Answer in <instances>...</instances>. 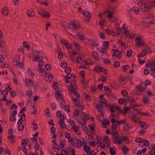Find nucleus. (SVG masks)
Segmentation results:
<instances>
[{
	"mask_svg": "<svg viewBox=\"0 0 155 155\" xmlns=\"http://www.w3.org/2000/svg\"><path fill=\"white\" fill-rule=\"evenodd\" d=\"M38 13L40 15H41L43 18L47 17L49 18L51 17L50 14L47 12L44 9H42L39 10Z\"/></svg>",
	"mask_w": 155,
	"mask_h": 155,
	"instance_id": "nucleus-1",
	"label": "nucleus"
},
{
	"mask_svg": "<svg viewBox=\"0 0 155 155\" xmlns=\"http://www.w3.org/2000/svg\"><path fill=\"white\" fill-rule=\"evenodd\" d=\"M150 5L151 3L144 2L143 8H141V10L143 12L149 11L151 7H152Z\"/></svg>",
	"mask_w": 155,
	"mask_h": 155,
	"instance_id": "nucleus-2",
	"label": "nucleus"
},
{
	"mask_svg": "<svg viewBox=\"0 0 155 155\" xmlns=\"http://www.w3.org/2000/svg\"><path fill=\"white\" fill-rule=\"evenodd\" d=\"M33 58H35L34 60L37 61L38 62V65L40 66H41L43 64V60L41 57L39 56H34Z\"/></svg>",
	"mask_w": 155,
	"mask_h": 155,
	"instance_id": "nucleus-3",
	"label": "nucleus"
},
{
	"mask_svg": "<svg viewBox=\"0 0 155 155\" xmlns=\"http://www.w3.org/2000/svg\"><path fill=\"white\" fill-rule=\"evenodd\" d=\"M113 137L114 143H115L120 144L122 142L121 141V139L119 137L114 136L113 135Z\"/></svg>",
	"mask_w": 155,
	"mask_h": 155,
	"instance_id": "nucleus-4",
	"label": "nucleus"
},
{
	"mask_svg": "<svg viewBox=\"0 0 155 155\" xmlns=\"http://www.w3.org/2000/svg\"><path fill=\"white\" fill-rule=\"evenodd\" d=\"M87 40L89 41H91L92 42V43H91L89 44V45L90 46H93L94 47H96L99 46V44L97 43L96 41V40H92L90 39H88Z\"/></svg>",
	"mask_w": 155,
	"mask_h": 155,
	"instance_id": "nucleus-5",
	"label": "nucleus"
},
{
	"mask_svg": "<svg viewBox=\"0 0 155 155\" xmlns=\"http://www.w3.org/2000/svg\"><path fill=\"white\" fill-rule=\"evenodd\" d=\"M2 12L5 15L7 16L9 14L8 9L7 7H5L3 8L2 10Z\"/></svg>",
	"mask_w": 155,
	"mask_h": 155,
	"instance_id": "nucleus-6",
	"label": "nucleus"
},
{
	"mask_svg": "<svg viewBox=\"0 0 155 155\" xmlns=\"http://www.w3.org/2000/svg\"><path fill=\"white\" fill-rule=\"evenodd\" d=\"M105 32L107 35H111L113 36H114L115 35V32L112 31H110L109 28H107L105 30Z\"/></svg>",
	"mask_w": 155,
	"mask_h": 155,
	"instance_id": "nucleus-7",
	"label": "nucleus"
},
{
	"mask_svg": "<svg viewBox=\"0 0 155 155\" xmlns=\"http://www.w3.org/2000/svg\"><path fill=\"white\" fill-rule=\"evenodd\" d=\"M8 133L9 136L8 137V140H11V138H13L14 137V136L13 135V132L12 129H10L8 131Z\"/></svg>",
	"mask_w": 155,
	"mask_h": 155,
	"instance_id": "nucleus-8",
	"label": "nucleus"
},
{
	"mask_svg": "<svg viewBox=\"0 0 155 155\" xmlns=\"http://www.w3.org/2000/svg\"><path fill=\"white\" fill-rule=\"evenodd\" d=\"M60 117V120L58 121V123L59 124H63L64 123V116L63 114H61L59 117Z\"/></svg>",
	"mask_w": 155,
	"mask_h": 155,
	"instance_id": "nucleus-9",
	"label": "nucleus"
},
{
	"mask_svg": "<svg viewBox=\"0 0 155 155\" xmlns=\"http://www.w3.org/2000/svg\"><path fill=\"white\" fill-rule=\"evenodd\" d=\"M76 84H72L70 86V88H69V90L70 91V92L71 93V91L75 90L77 88Z\"/></svg>",
	"mask_w": 155,
	"mask_h": 155,
	"instance_id": "nucleus-10",
	"label": "nucleus"
},
{
	"mask_svg": "<svg viewBox=\"0 0 155 155\" xmlns=\"http://www.w3.org/2000/svg\"><path fill=\"white\" fill-rule=\"evenodd\" d=\"M147 49H145L143 50L141 53L137 55V56L138 58L143 57L146 55V54L147 52Z\"/></svg>",
	"mask_w": 155,
	"mask_h": 155,
	"instance_id": "nucleus-11",
	"label": "nucleus"
},
{
	"mask_svg": "<svg viewBox=\"0 0 155 155\" xmlns=\"http://www.w3.org/2000/svg\"><path fill=\"white\" fill-rule=\"evenodd\" d=\"M43 70H44L43 71V70H42V72L41 71V72H40V75L44 77H47V76L48 77L49 76V75H48L47 73L48 72L47 71H46L45 69H43Z\"/></svg>",
	"mask_w": 155,
	"mask_h": 155,
	"instance_id": "nucleus-12",
	"label": "nucleus"
},
{
	"mask_svg": "<svg viewBox=\"0 0 155 155\" xmlns=\"http://www.w3.org/2000/svg\"><path fill=\"white\" fill-rule=\"evenodd\" d=\"M82 14L84 15H85L88 19H89L91 18V15L90 12H83Z\"/></svg>",
	"mask_w": 155,
	"mask_h": 155,
	"instance_id": "nucleus-13",
	"label": "nucleus"
},
{
	"mask_svg": "<svg viewBox=\"0 0 155 155\" xmlns=\"http://www.w3.org/2000/svg\"><path fill=\"white\" fill-rule=\"evenodd\" d=\"M96 108L98 109V110L99 112H100L103 109V107L102 104H97L95 105Z\"/></svg>",
	"mask_w": 155,
	"mask_h": 155,
	"instance_id": "nucleus-14",
	"label": "nucleus"
},
{
	"mask_svg": "<svg viewBox=\"0 0 155 155\" xmlns=\"http://www.w3.org/2000/svg\"><path fill=\"white\" fill-rule=\"evenodd\" d=\"M72 25L73 26V29H79L80 28V25L78 24L75 23V22L72 23Z\"/></svg>",
	"mask_w": 155,
	"mask_h": 155,
	"instance_id": "nucleus-15",
	"label": "nucleus"
},
{
	"mask_svg": "<svg viewBox=\"0 0 155 155\" xmlns=\"http://www.w3.org/2000/svg\"><path fill=\"white\" fill-rule=\"evenodd\" d=\"M82 142L80 139H78L77 140V144L75 145L76 146H77L78 147L80 148L82 147L81 143Z\"/></svg>",
	"mask_w": 155,
	"mask_h": 155,
	"instance_id": "nucleus-16",
	"label": "nucleus"
},
{
	"mask_svg": "<svg viewBox=\"0 0 155 155\" xmlns=\"http://www.w3.org/2000/svg\"><path fill=\"white\" fill-rule=\"evenodd\" d=\"M84 150L86 152V153H87L90 152V147L87 145L84 146Z\"/></svg>",
	"mask_w": 155,
	"mask_h": 155,
	"instance_id": "nucleus-17",
	"label": "nucleus"
},
{
	"mask_svg": "<svg viewBox=\"0 0 155 155\" xmlns=\"http://www.w3.org/2000/svg\"><path fill=\"white\" fill-rule=\"evenodd\" d=\"M139 124L141 125V127L143 129H146L148 127L147 125L145 123L140 122Z\"/></svg>",
	"mask_w": 155,
	"mask_h": 155,
	"instance_id": "nucleus-18",
	"label": "nucleus"
},
{
	"mask_svg": "<svg viewBox=\"0 0 155 155\" xmlns=\"http://www.w3.org/2000/svg\"><path fill=\"white\" fill-rule=\"evenodd\" d=\"M110 109L111 112H115V111L117 110V106L114 105L111 106L110 107Z\"/></svg>",
	"mask_w": 155,
	"mask_h": 155,
	"instance_id": "nucleus-19",
	"label": "nucleus"
},
{
	"mask_svg": "<svg viewBox=\"0 0 155 155\" xmlns=\"http://www.w3.org/2000/svg\"><path fill=\"white\" fill-rule=\"evenodd\" d=\"M94 70L96 72L101 71H102L103 69V68L102 67H96L94 68Z\"/></svg>",
	"mask_w": 155,
	"mask_h": 155,
	"instance_id": "nucleus-20",
	"label": "nucleus"
},
{
	"mask_svg": "<svg viewBox=\"0 0 155 155\" xmlns=\"http://www.w3.org/2000/svg\"><path fill=\"white\" fill-rule=\"evenodd\" d=\"M77 36L80 40L83 41L84 40V36L81 35L80 32L77 34Z\"/></svg>",
	"mask_w": 155,
	"mask_h": 155,
	"instance_id": "nucleus-21",
	"label": "nucleus"
},
{
	"mask_svg": "<svg viewBox=\"0 0 155 155\" xmlns=\"http://www.w3.org/2000/svg\"><path fill=\"white\" fill-rule=\"evenodd\" d=\"M143 102L145 104H147L149 103V101H148V98L146 96L143 97Z\"/></svg>",
	"mask_w": 155,
	"mask_h": 155,
	"instance_id": "nucleus-22",
	"label": "nucleus"
},
{
	"mask_svg": "<svg viewBox=\"0 0 155 155\" xmlns=\"http://www.w3.org/2000/svg\"><path fill=\"white\" fill-rule=\"evenodd\" d=\"M75 104L76 106L78 107L79 108H82V110H83L84 109V106H83L80 102H76Z\"/></svg>",
	"mask_w": 155,
	"mask_h": 155,
	"instance_id": "nucleus-23",
	"label": "nucleus"
},
{
	"mask_svg": "<svg viewBox=\"0 0 155 155\" xmlns=\"http://www.w3.org/2000/svg\"><path fill=\"white\" fill-rule=\"evenodd\" d=\"M121 54L122 52L118 50V51L116 52L117 58L119 59H120Z\"/></svg>",
	"mask_w": 155,
	"mask_h": 155,
	"instance_id": "nucleus-24",
	"label": "nucleus"
},
{
	"mask_svg": "<svg viewBox=\"0 0 155 155\" xmlns=\"http://www.w3.org/2000/svg\"><path fill=\"white\" fill-rule=\"evenodd\" d=\"M33 11V10L30 11V10H28L27 11V16L29 18H30L32 16L31 14L32 13Z\"/></svg>",
	"mask_w": 155,
	"mask_h": 155,
	"instance_id": "nucleus-25",
	"label": "nucleus"
},
{
	"mask_svg": "<svg viewBox=\"0 0 155 155\" xmlns=\"http://www.w3.org/2000/svg\"><path fill=\"white\" fill-rule=\"evenodd\" d=\"M65 71L68 74H67V75H69L71 71V68L69 67H66L65 69Z\"/></svg>",
	"mask_w": 155,
	"mask_h": 155,
	"instance_id": "nucleus-26",
	"label": "nucleus"
},
{
	"mask_svg": "<svg viewBox=\"0 0 155 155\" xmlns=\"http://www.w3.org/2000/svg\"><path fill=\"white\" fill-rule=\"evenodd\" d=\"M142 39L140 37H137L135 39V42L137 43L136 44L137 45H138L139 44H140V42L141 41Z\"/></svg>",
	"mask_w": 155,
	"mask_h": 155,
	"instance_id": "nucleus-27",
	"label": "nucleus"
},
{
	"mask_svg": "<svg viewBox=\"0 0 155 155\" xmlns=\"http://www.w3.org/2000/svg\"><path fill=\"white\" fill-rule=\"evenodd\" d=\"M128 148L126 147H123L122 149V151L125 153L126 154L128 151Z\"/></svg>",
	"mask_w": 155,
	"mask_h": 155,
	"instance_id": "nucleus-28",
	"label": "nucleus"
},
{
	"mask_svg": "<svg viewBox=\"0 0 155 155\" xmlns=\"http://www.w3.org/2000/svg\"><path fill=\"white\" fill-rule=\"evenodd\" d=\"M133 11L136 14H138L139 13V11L138 9L136 7H134L132 8Z\"/></svg>",
	"mask_w": 155,
	"mask_h": 155,
	"instance_id": "nucleus-29",
	"label": "nucleus"
},
{
	"mask_svg": "<svg viewBox=\"0 0 155 155\" xmlns=\"http://www.w3.org/2000/svg\"><path fill=\"white\" fill-rule=\"evenodd\" d=\"M101 103H102L106 105L107 107H108V104L107 103V101L106 99H102L101 101H100Z\"/></svg>",
	"mask_w": 155,
	"mask_h": 155,
	"instance_id": "nucleus-30",
	"label": "nucleus"
},
{
	"mask_svg": "<svg viewBox=\"0 0 155 155\" xmlns=\"http://www.w3.org/2000/svg\"><path fill=\"white\" fill-rule=\"evenodd\" d=\"M124 34H125L126 36L128 38H130L131 35L129 31L127 30H124Z\"/></svg>",
	"mask_w": 155,
	"mask_h": 155,
	"instance_id": "nucleus-31",
	"label": "nucleus"
},
{
	"mask_svg": "<svg viewBox=\"0 0 155 155\" xmlns=\"http://www.w3.org/2000/svg\"><path fill=\"white\" fill-rule=\"evenodd\" d=\"M109 151L110 154L112 155H114L115 153V151L114 149L111 147L109 148Z\"/></svg>",
	"mask_w": 155,
	"mask_h": 155,
	"instance_id": "nucleus-32",
	"label": "nucleus"
},
{
	"mask_svg": "<svg viewBox=\"0 0 155 155\" xmlns=\"http://www.w3.org/2000/svg\"><path fill=\"white\" fill-rule=\"evenodd\" d=\"M104 89L105 91H108L110 94H111V89L109 88L108 86H104Z\"/></svg>",
	"mask_w": 155,
	"mask_h": 155,
	"instance_id": "nucleus-33",
	"label": "nucleus"
},
{
	"mask_svg": "<svg viewBox=\"0 0 155 155\" xmlns=\"http://www.w3.org/2000/svg\"><path fill=\"white\" fill-rule=\"evenodd\" d=\"M16 64L17 65L19 68L23 67V66L22 65L23 64L22 63L20 62L19 61H16Z\"/></svg>",
	"mask_w": 155,
	"mask_h": 155,
	"instance_id": "nucleus-34",
	"label": "nucleus"
},
{
	"mask_svg": "<svg viewBox=\"0 0 155 155\" xmlns=\"http://www.w3.org/2000/svg\"><path fill=\"white\" fill-rule=\"evenodd\" d=\"M30 111L33 113H35L36 112V110H35V107L34 105H33L31 106V108L30 110Z\"/></svg>",
	"mask_w": 155,
	"mask_h": 155,
	"instance_id": "nucleus-35",
	"label": "nucleus"
},
{
	"mask_svg": "<svg viewBox=\"0 0 155 155\" xmlns=\"http://www.w3.org/2000/svg\"><path fill=\"white\" fill-rule=\"evenodd\" d=\"M24 47L27 48L28 50L30 49V47L29 46L28 43L26 41H24L23 43Z\"/></svg>",
	"mask_w": 155,
	"mask_h": 155,
	"instance_id": "nucleus-36",
	"label": "nucleus"
},
{
	"mask_svg": "<svg viewBox=\"0 0 155 155\" xmlns=\"http://www.w3.org/2000/svg\"><path fill=\"white\" fill-rule=\"evenodd\" d=\"M61 154L62 155H67L69 154V153L65 150H62L61 151Z\"/></svg>",
	"mask_w": 155,
	"mask_h": 155,
	"instance_id": "nucleus-37",
	"label": "nucleus"
},
{
	"mask_svg": "<svg viewBox=\"0 0 155 155\" xmlns=\"http://www.w3.org/2000/svg\"><path fill=\"white\" fill-rule=\"evenodd\" d=\"M24 125L21 124H20L18 126V130L20 131H21L22 129H24Z\"/></svg>",
	"mask_w": 155,
	"mask_h": 155,
	"instance_id": "nucleus-38",
	"label": "nucleus"
},
{
	"mask_svg": "<svg viewBox=\"0 0 155 155\" xmlns=\"http://www.w3.org/2000/svg\"><path fill=\"white\" fill-rule=\"evenodd\" d=\"M129 80V78H121L120 79L119 81L120 82H124V81H128Z\"/></svg>",
	"mask_w": 155,
	"mask_h": 155,
	"instance_id": "nucleus-39",
	"label": "nucleus"
},
{
	"mask_svg": "<svg viewBox=\"0 0 155 155\" xmlns=\"http://www.w3.org/2000/svg\"><path fill=\"white\" fill-rule=\"evenodd\" d=\"M55 97L56 98H58L59 99L62 100L61 103H62V102L64 100V99L63 98V95L62 94H61V95H59V96H58L57 97L56 96Z\"/></svg>",
	"mask_w": 155,
	"mask_h": 155,
	"instance_id": "nucleus-40",
	"label": "nucleus"
},
{
	"mask_svg": "<svg viewBox=\"0 0 155 155\" xmlns=\"http://www.w3.org/2000/svg\"><path fill=\"white\" fill-rule=\"evenodd\" d=\"M60 42L61 43L64 45H66L68 43L67 41L65 39H61Z\"/></svg>",
	"mask_w": 155,
	"mask_h": 155,
	"instance_id": "nucleus-41",
	"label": "nucleus"
},
{
	"mask_svg": "<svg viewBox=\"0 0 155 155\" xmlns=\"http://www.w3.org/2000/svg\"><path fill=\"white\" fill-rule=\"evenodd\" d=\"M1 93L2 94L5 96L8 94V92L6 89H4L2 91Z\"/></svg>",
	"mask_w": 155,
	"mask_h": 155,
	"instance_id": "nucleus-42",
	"label": "nucleus"
},
{
	"mask_svg": "<svg viewBox=\"0 0 155 155\" xmlns=\"http://www.w3.org/2000/svg\"><path fill=\"white\" fill-rule=\"evenodd\" d=\"M51 66L50 65L46 64L45 65V68L48 71H50L51 69Z\"/></svg>",
	"mask_w": 155,
	"mask_h": 155,
	"instance_id": "nucleus-43",
	"label": "nucleus"
},
{
	"mask_svg": "<svg viewBox=\"0 0 155 155\" xmlns=\"http://www.w3.org/2000/svg\"><path fill=\"white\" fill-rule=\"evenodd\" d=\"M137 88L138 89L139 91L140 92L143 91L145 90V88L143 87H137Z\"/></svg>",
	"mask_w": 155,
	"mask_h": 155,
	"instance_id": "nucleus-44",
	"label": "nucleus"
},
{
	"mask_svg": "<svg viewBox=\"0 0 155 155\" xmlns=\"http://www.w3.org/2000/svg\"><path fill=\"white\" fill-rule=\"evenodd\" d=\"M45 114L47 117H49L50 115V113L49 109H47L44 112Z\"/></svg>",
	"mask_w": 155,
	"mask_h": 155,
	"instance_id": "nucleus-45",
	"label": "nucleus"
},
{
	"mask_svg": "<svg viewBox=\"0 0 155 155\" xmlns=\"http://www.w3.org/2000/svg\"><path fill=\"white\" fill-rule=\"evenodd\" d=\"M143 2H141L138 3V7L139 8H140V9L141 10V8H143V5L144 4Z\"/></svg>",
	"mask_w": 155,
	"mask_h": 155,
	"instance_id": "nucleus-46",
	"label": "nucleus"
},
{
	"mask_svg": "<svg viewBox=\"0 0 155 155\" xmlns=\"http://www.w3.org/2000/svg\"><path fill=\"white\" fill-rule=\"evenodd\" d=\"M130 67L128 65H126L125 66H123L122 67V68L123 69V70L124 71H125L126 70L129 68Z\"/></svg>",
	"mask_w": 155,
	"mask_h": 155,
	"instance_id": "nucleus-47",
	"label": "nucleus"
},
{
	"mask_svg": "<svg viewBox=\"0 0 155 155\" xmlns=\"http://www.w3.org/2000/svg\"><path fill=\"white\" fill-rule=\"evenodd\" d=\"M15 116H13V115H11L10 117V120L11 121H14L15 120Z\"/></svg>",
	"mask_w": 155,
	"mask_h": 155,
	"instance_id": "nucleus-48",
	"label": "nucleus"
},
{
	"mask_svg": "<svg viewBox=\"0 0 155 155\" xmlns=\"http://www.w3.org/2000/svg\"><path fill=\"white\" fill-rule=\"evenodd\" d=\"M121 94L123 96L125 97L128 94L127 91L124 90H123L122 91Z\"/></svg>",
	"mask_w": 155,
	"mask_h": 155,
	"instance_id": "nucleus-49",
	"label": "nucleus"
},
{
	"mask_svg": "<svg viewBox=\"0 0 155 155\" xmlns=\"http://www.w3.org/2000/svg\"><path fill=\"white\" fill-rule=\"evenodd\" d=\"M72 92L74 94V95L77 98L79 97V94L77 93V91H75V90L72 91Z\"/></svg>",
	"mask_w": 155,
	"mask_h": 155,
	"instance_id": "nucleus-50",
	"label": "nucleus"
},
{
	"mask_svg": "<svg viewBox=\"0 0 155 155\" xmlns=\"http://www.w3.org/2000/svg\"><path fill=\"white\" fill-rule=\"evenodd\" d=\"M67 65V63L65 62H63L61 63L60 66L63 68H66Z\"/></svg>",
	"mask_w": 155,
	"mask_h": 155,
	"instance_id": "nucleus-51",
	"label": "nucleus"
},
{
	"mask_svg": "<svg viewBox=\"0 0 155 155\" xmlns=\"http://www.w3.org/2000/svg\"><path fill=\"white\" fill-rule=\"evenodd\" d=\"M35 149L37 150L38 151L39 149V144L38 143H36L35 145Z\"/></svg>",
	"mask_w": 155,
	"mask_h": 155,
	"instance_id": "nucleus-52",
	"label": "nucleus"
},
{
	"mask_svg": "<svg viewBox=\"0 0 155 155\" xmlns=\"http://www.w3.org/2000/svg\"><path fill=\"white\" fill-rule=\"evenodd\" d=\"M121 32V29L120 28H118L117 29L116 33L117 35H119Z\"/></svg>",
	"mask_w": 155,
	"mask_h": 155,
	"instance_id": "nucleus-53",
	"label": "nucleus"
},
{
	"mask_svg": "<svg viewBox=\"0 0 155 155\" xmlns=\"http://www.w3.org/2000/svg\"><path fill=\"white\" fill-rule=\"evenodd\" d=\"M70 78H71V77H70L69 76L68 77L67 76H65L64 78L65 79V81L67 83H69L70 81H69V79Z\"/></svg>",
	"mask_w": 155,
	"mask_h": 155,
	"instance_id": "nucleus-54",
	"label": "nucleus"
},
{
	"mask_svg": "<svg viewBox=\"0 0 155 155\" xmlns=\"http://www.w3.org/2000/svg\"><path fill=\"white\" fill-rule=\"evenodd\" d=\"M123 140L124 141H128V142H129V140L128 138L126 136H123L122 137Z\"/></svg>",
	"mask_w": 155,
	"mask_h": 155,
	"instance_id": "nucleus-55",
	"label": "nucleus"
},
{
	"mask_svg": "<svg viewBox=\"0 0 155 155\" xmlns=\"http://www.w3.org/2000/svg\"><path fill=\"white\" fill-rule=\"evenodd\" d=\"M72 128L74 130L75 132H77L78 131V129L79 128V127L78 126L76 125L74 126L73 127H72Z\"/></svg>",
	"mask_w": 155,
	"mask_h": 155,
	"instance_id": "nucleus-56",
	"label": "nucleus"
},
{
	"mask_svg": "<svg viewBox=\"0 0 155 155\" xmlns=\"http://www.w3.org/2000/svg\"><path fill=\"white\" fill-rule=\"evenodd\" d=\"M129 129V127L127 124H126L124 125V129L126 131H128Z\"/></svg>",
	"mask_w": 155,
	"mask_h": 155,
	"instance_id": "nucleus-57",
	"label": "nucleus"
},
{
	"mask_svg": "<svg viewBox=\"0 0 155 155\" xmlns=\"http://www.w3.org/2000/svg\"><path fill=\"white\" fill-rule=\"evenodd\" d=\"M87 155H96V154L94 150H91Z\"/></svg>",
	"mask_w": 155,
	"mask_h": 155,
	"instance_id": "nucleus-58",
	"label": "nucleus"
},
{
	"mask_svg": "<svg viewBox=\"0 0 155 155\" xmlns=\"http://www.w3.org/2000/svg\"><path fill=\"white\" fill-rule=\"evenodd\" d=\"M58 58L59 59H61L63 58V55L62 53L61 52H58Z\"/></svg>",
	"mask_w": 155,
	"mask_h": 155,
	"instance_id": "nucleus-59",
	"label": "nucleus"
},
{
	"mask_svg": "<svg viewBox=\"0 0 155 155\" xmlns=\"http://www.w3.org/2000/svg\"><path fill=\"white\" fill-rule=\"evenodd\" d=\"M120 64V63L118 61H116L114 63V65L115 67H118Z\"/></svg>",
	"mask_w": 155,
	"mask_h": 155,
	"instance_id": "nucleus-60",
	"label": "nucleus"
},
{
	"mask_svg": "<svg viewBox=\"0 0 155 155\" xmlns=\"http://www.w3.org/2000/svg\"><path fill=\"white\" fill-rule=\"evenodd\" d=\"M51 133L52 134H54L55 131H56V129L54 127H52L51 128Z\"/></svg>",
	"mask_w": 155,
	"mask_h": 155,
	"instance_id": "nucleus-61",
	"label": "nucleus"
},
{
	"mask_svg": "<svg viewBox=\"0 0 155 155\" xmlns=\"http://www.w3.org/2000/svg\"><path fill=\"white\" fill-rule=\"evenodd\" d=\"M80 74L82 78H84L85 77V73L84 71H81L80 72Z\"/></svg>",
	"mask_w": 155,
	"mask_h": 155,
	"instance_id": "nucleus-62",
	"label": "nucleus"
},
{
	"mask_svg": "<svg viewBox=\"0 0 155 155\" xmlns=\"http://www.w3.org/2000/svg\"><path fill=\"white\" fill-rule=\"evenodd\" d=\"M132 52V50H130L129 51H127V55L129 57H130L131 56V53Z\"/></svg>",
	"mask_w": 155,
	"mask_h": 155,
	"instance_id": "nucleus-63",
	"label": "nucleus"
},
{
	"mask_svg": "<svg viewBox=\"0 0 155 155\" xmlns=\"http://www.w3.org/2000/svg\"><path fill=\"white\" fill-rule=\"evenodd\" d=\"M21 145H24V146H25L27 145V142L25 140H22L21 141Z\"/></svg>",
	"mask_w": 155,
	"mask_h": 155,
	"instance_id": "nucleus-64",
	"label": "nucleus"
}]
</instances>
